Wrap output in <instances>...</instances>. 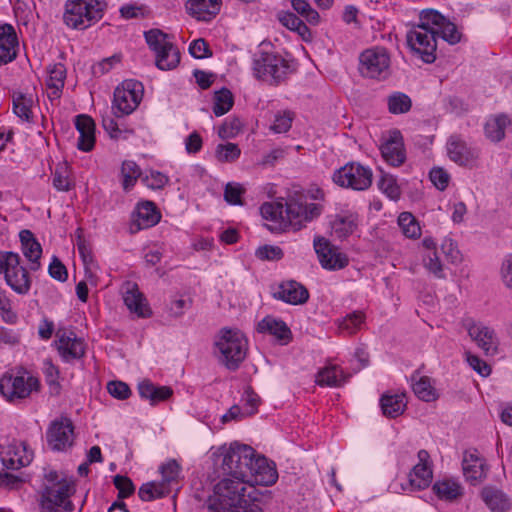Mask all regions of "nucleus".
I'll use <instances>...</instances> for the list:
<instances>
[{
  "instance_id": "30",
  "label": "nucleus",
  "mask_w": 512,
  "mask_h": 512,
  "mask_svg": "<svg viewBox=\"0 0 512 512\" xmlns=\"http://www.w3.org/2000/svg\"><path fill=\"white\" fill-rule=\"evenodd\" d=\"M33 450H0L2 464L11 470H17L30 464Z\"/></svg>"
},
{
  "instance_id": "4",
  "label": "nucleus",
  "mask_w": 512,
  "mask_h": 512,
  "mask_svg": "<svg viewBox=\"0 0 512 512\" xmlns=\"http://www.w3.org/2000/svg\"><path fill=\"white\" fill-rule=\"evenodd\" d=\"M252 70L256 79L277 86L287 78L290 65L279 54L260 51L254 54Z\"/></svg>"
},
{
  "instance_id": "54",
  "label": "nucleus",
  "mask_w": 512,
  "mask_h": 512,
  "mask_svg": "<svg viewBox=\"0 0 512 512\" xmlns=\"http://www.w3.org/2000/svg\"><path fill=\"white\" fill-rule=\"evenodd\" d=\"M44 375L47 384L50 387L52 394H58L60 391V385L58 382L59 371L56 366L52 364L50 360L44 361Z\"/></svg>"
},
{
  "instance_id": "13",
  "label": "nucleus",
  "mask_w": 512,
  "mask_h": 512,
  "mask_svg": "<svg viewBox=\"0 0 512 512\" xmlns=\"http://www.w3.org/2000/svg\"><path fill=\"white\" fill-rule=\"evenodd\" d=\"M141 84L127 81L114 91L112 113L116 117H123L131 114L139 105L141 100Z\"/></svg>"
},
{
  "instance_id": "49",
  "label": "nucleus",
  "mask_w": 512,
  "mask_h": 512,
  "mask_svg": "<svg viewBox=\"0 0 512 512\" xmlns=\"http://www.w3.org/2000/svg\"><path fill=\"white\" fill-rule=\"evenodd\" d=\"M293 9L306 19L312 25H316L320 21L319 13L314 10L306 0H291Z\"/></svg>"
},
{
  "instance_id": "5",
  "label": "nucleus",
  "mask_w": 512,
  "mask_h": 512,
  "mask_svg": "<svg viewBox=\"0 0 512 512\" xmlns=\"http://www.w3.org/2000/svg\"><path fill=\"white\" fill-rule=\"evenodd\" d=\"M219 360L230 370H235L246 355V340L237 329L222 328L215 340Z\"/></svg>"
},
{
  "instance_id": "46",
  "label": "nucleus",
  "mask_w": 512,
  "mask_h": 512,
  "mask_svg": "<svg viewBox=\"0 0 512 512\" xmlns=\"http://www.w3.org/2000/svg\"><path fill=\"white\" fill-rule=\"evenodd\" d=\"M412 102L408 95L396 92L388 98V109L392 114H403L411 109Z\"/></svg>"
},
{
  "instance_id": "62",
  "label": "nucleus",
  "mask_w": 512,
  "mask_h": 512,
  "mask_svg": "<svg viewBox=\"0 0 512 512\" xmlns=\"http://www.w3.org/2000/svg\"><path fill=\"white\" fill-rule=\"evenodd\" d=\"M189 53L197 59L212 56V51L210 50L208 43L203 38L196 39L190 44Z\"/></svg>"
},
{
  "instance_id": "26",
  "label": "nucleus",
  "mask_w": 512,
  "mask_h": 512,
  "mask_svg": "<svg viewBox=\"0 0 512 512\" xmlns=\"http://www.w3.org/2000/svg\"><path fill=\"white\" fill-rule=\"evenodd\" d=\"M462 468L465 477L471 481L482 480L487 473V465L477 450L466 451L462 461Z\"/></svg>"
},
{
  "instance_id": "44",
  "label": "nucleus",
  "mask_w": 512,
  "mask_h": 512,
  "mask_svg": "<svg viewBox=\"0 0 512 512\" xmlns=\"http://www.w3.org/2000/svg\"><path fill=\"white\" fill-rule=\"evenodd\" d=\"M445 20L446 18L436 10H423L419 16L418 27L437 31L441 25L445 24Z\"/></svg>"
},
{
  "instance_id": "32",
  "label": "nucleus",
  "mask_w": 512,
  "mask_h": 512,
  "mask_svg": "<svg viewBox=\"0 0 512 512\" xmlns=\"http://www.w3.org/2000/svg\"><path fill=\"white\" fill-rule=\"evenodd\" d=\"M380 405L386 417L396 418L405 411V394H383L380 399Z\"/></svg>"
},
{
  "instance_id": "39",
  "label": "nucleus",
  "mask_w": 512,
  "mask_h": 512,
  "mask_svg": "<svg viewBox=\"0 0 512 512\" xmlns=\"http://www.w3.org/2000/svg\"><path fill=\"white\" fill-rule=\"evenodd\" d=\"M49 78L47 80V86L53 89L52 94L54 97H59L62 88L64 87V81L66 78V68L62 63H57L48 69Z\"/></svg>"
},
{
  "instance_id": "40",
  "label": "nucleus",
  "mask_w": 512,
  "mask_h": 512,
  "mask_svg": "<svg viewBox=\"0 0 512 512\" xmlns=\"http://www.w3.org/2000/svg\"><path fill=\"white\" fill-rule=\"evenodd\" d=\"M233 104L234 97L229 89L222 88L214 93L213 113L215 116L219 117L226 114L233 107Z\"/></svg>"
},
{
  "instance_id": "10",
  "label": "nucleus",
  "mask_w": 512,
  "mask_h": 512,
  "mask_svg": "<svg viewBox=\"0 0 512 512\" xmlns=\"http://www.w3.org/2000/svg\"><path fill=\"white\" fill-rule=\"evenodd\" d=\"M251 450H221L213 454L214 465L223 473L233 475V479H245L249 452Z\"/></svg>"
},
{
  "instance_id": "37",
  "label": "nucleus",
  "mask_w": 512,
  "mask_h": 512,
  "mask_svg": "<svg viewBox=\"0 0 512 512\" xmlns=\"http://www.w3.org/2000/svg\"><path fill=\"white\" fill-rule=\"evenodd\" d=\"M13 111L21 119L30 122L32 120L33 99L31 95L22 92L13 93Z\"/></svg>"
},
{
  "instance_id": "20",
  "label": "nucleus",
  "mask_w": 512,
  "mask_h": 512,
  "mask_svg": "<svg viewBox=\"0 0 512 512\" xmlns=\"http://www.w3.org/2000/svg\"><path fill=\"white\" fill-rule=\"evenodd\" d=\"M58 351L65 361L80 359L85 354V345L75 333L58 330Z\"/></svg>"
},
{
  "instance_id": "60",
  "label": "nucleus",
  "mask_w": 512,
  "mask_h": 512,
  "mask_svg": "<svg viewBox=\"0 0 512 512\" xmlns=\"http://www.w3.org/2000/svg\"><path fill=\"white\" fill-rule=\"evenodd\" d=\"M109 394L119 400H125L131 395L129 386L122 381L114 380L107 384Z\"/></svg>"
},
{
  "instance_id": "41",
  "label": "nucleus",
  "mask_w": 512,
  "mask_h": 512,
  "mask_svg": "<svg viewBox=\"0 0 512 512\" xmlns=\"http://www.w3.org/2000/svg\"><path fill=\"white\" fill-rule=\"evenodd\" d=\"M170 491L171 487L153 481L143 484L138 491V495L143 501H152L167 495Z\"/></svg>"
},
{
  "instance_id": "34",
  "label": "nucleus",
  "mask_w": 512,
  "mask_h": 512,
  "mask_svg": "<svg viewBox=\"0 0 512 512\" xmlns=\"http://www.w3.org/2000/svg\"><path fill=\"white\" fill-rule=\"evenodd\" d=\"M137 216L136 221L139 229L154 226L161 218L155 204L151 201H146L138 205Z\"/></svg>"
},
{
  "instance_id": "15",
  "label": "nucleus",
  "mask_w": 512,
  "mask_h": 512,
  "mask_svg": "<svg viewBox=\"0 0 512 512\" xmlns=\"http://www.w3.org/2000/svg\"><path fill=\"white\" fill-rule=\"evenodd\" d=\"M448 158L455 164L472 169L477 166L479 150L468 144L460 135H451L446 143Z\"/></svg>"
},
{
  "instance_id": "6",
  "label": "nucleus",
  "mask_w": 512,
  "mask_h": 512,
  "mask_svg": "<svg viewBox=\"0 0 512 512\" xmlns=\"http://www.w3.org/2000/svg\"><path fill=\"white\" fill-rule=\"evenodd\" d=\"M103 17V5L98 0H68L63 16L67 26L84 30Z\"/></svg>"
},
{
  "instance_id": "18",
  "label": "nucleus",
  "mask_w": 512,
  "mask_h": 512,
  "mask_svg": "<svg viewBox=\"0 0 512 512\" xmlns=\"http://www.w3.org/2000/svg\"><path fill=\"white\" fill-rule=\"evenodd\" d=\"M419 463L415 465L408 476V483L403 489L411 491L428 487L432 481V469L430 467V455L427 450H419Z\"/></svg>"
},
{
  "instance_id": "45",
  "label": "nucleus",
  "mask_w": 512,
  "mask_h": 512,
  "mask_svg": "<svg viewBox=\"0 0 512 512\" xmlns=\"http://www.w3.org/2000/svg\"><path fill=\"white\" fill-rule=\"evenodd\" d=\"M398 224L403 234L408 238H418L421 229L415 217L409 212H403L398 217Z\"/></svg>"
},
{
  "instance_id": "50",
  "label": "nucleus",
  "mask_w": 512,
  "mask_h": 512,
  "mask_svg": "<svg viewBox=\"0 0 512 512\" xmlns=\"http://www.w3.org/2000/svg\"><path fill=\"white\" fill-rule=\"evenodd\" d=\"M180 465L174 459H171L160 466V473L162 480L160 483L165 484L166 487H171V484L177 482L180 474Z\"/></svg>"
},
{
  "instance_id": "33",
  "label": "nucleus",
  "mask_w": 512,
  "mask_h": 512,
  "mask_svg": "<svg viewBox=\"0 0 512 512\" xmlns=\"http://www.w3.org/2000/svg\"><path fill=\"white\" fill-rule=\"evenodd\" d=\"M138 391L142 398L149 399L152 404L165 401L172 396L173 390L168 386L156 387L149 380L139 383Z\"/></svg>"
},
{
  "instance_id": "29",
  "label": "nucleus",
  "mask_w": 512,
  "mask_h": 512,
  "mask_svg": "<svg viewBox=\"0 0 512 512\" xmlns=\"http://www.w3.org/2000/svg\"><path fill=\"white\" fill-rule=\"evenodd\" d=\"M17 36L12 25L0 26V53L4 62H11L16 58Z\"/></svg>"
},
{
  "instance_id": "47",
  "label": "nucleus",
  "mask_w": 512,
  "mask_h": 512,
  "mask_svg": "<svg viewBox=\"0 0 512 512\" xmlns=\"http://www.w3.org/2000/svg\"><path fill=\"white\" fill-rule=\"evenodd\" d=\"M123 176V189L128 191L134 186L137 178L141 175L139 166L133 161H124L121 167Z\"/></svg>"
},
{
  "instance_id": "57",
  "label": "nucleus",
  "mask_w": 512,
  "mask_h": 512,
  "mask_svg": "<svg viewBox=\"0 0 512 512\" xmlns=\"http://www.w3.org/2000/svg\"><path fill=\"white\" fill-rule=\"evenodd\" d=\"M255 255L260 260L278 261L283 258V250L279 246L264 245L259 247Z\"/></svg>"
},
{
  "instance_id": "14",
  "label": "nucleus",
  "mask_w": 512,
  "mask_h": 512,
  "mask_svg": "<svg viewBox=\"0 0 512 512\" xmlns=\"http://www.w3.org/2000/svg\"><path fill=\"white\" fill-rule=\"evenodd\" d=\"M247 467V477L255 484L270 486L278 479L276 466L264 455L256 453L255 450L249 452Z\"/></svg>"
},
{
  "instance_id": "52",
  "label": "nucleus",
  "mask_w": 512,
  "mask_h": 512,
  "mask_svg": "<svg viewBox=\"0 0 512 512\" xmlns=\"http://www.w3.org/2000/svg\"><path fill=\"white\" fill-rule=\"evenodd\" d=\"M316 383L320 386H339L341 380L338 378L337 368L335 366H332L320 370L316 377Z\"/></svg>"
},
{
  "instance_id": "9",
  "label": "nucleus",
  "mask_w": 512,
  "mask_h": 512,
  "mask_svg": "<svg viewBox=\"0 0 512 512\" xmlns=\"http://www.w3.org/2000/svg\"><path fill=\"white\" fill-rule=\"evenodd\" d=\"M333 181L341 187L366 190L372 184V171L359 163H347L334 173Z\"/></svg>"
},
{
  "instance_id": "36",
  "label": "nucleus",
  "mask_w": 512,
  "mask_h": 512,
  "mask_svg": "<svg viewBox=\"0 0 512 512\" xmlns=\"http://www.w3.org/2000/svg\"><path fill=\"white\" fill-rule=\"evenodd\" d=\"M144 37L147 45L155 54L160 50L163 53L172 49V42L167 40L168 34L160 29H150L144 32Z\"/></svg>"
},
{
  "instance_id": "11",
  "label": "nucleus",
  "mask_w": 512,
  "mask_h": 512,
  "mask_svg": "<svg viewBox=\"0 0 512 512\" xmlns=\"http://www.w3.org/2000/svg\"><path fill=\"white\" fill-rule=\"evenodd\" d=\"M359 71L362 76L380 79L389 74L390 57L384 48L367 49L360 54Z\"/></svg>"
},
{
  "instance_id": "63",
  "label": "nucleus",
  "mask_w": 512,
  "mask_h": 512,
  "mask_svg": "<svg viewBox=\"0 0 512 512\" xmlns=\"http://www.w3.org/2000/svg\"><path fill=\"white\" fill-rule=\"evenodd\" d=\"M430 180L435 187L441 191L445 190L449 184L450 175L441 167L433 168L430 171Z\"/></svg>"
},
{
  "instance_id": "22",
  "label": "nucleus",
  "mask_w": 512,
  "mask_h": 512,
  "mask_svg": "<svg viewBox=\"0 0 512 512\" xmlns=\"http://www.w3.org/2000/svg\"><path fill=\"white\" fill-rule=\"evenodd\" d=\"M273 296L286 303L300 305L307 302L309 292L302 284L291 280L281 283L277 291L273 293Z\"/></svg>"
},
{
  "instance_id": "53",
  "label": "nucleus",
  "mask_w": 512,
  "mask_h": 512,
  "mask_svg": "<svg viewBox=\"0 0 512 512\" xmlns=\"http://www.w3.org/2000/svg\"><path fill=\"white\" fill-rule=\"evenodd\" d=\"M437 36H441L443 40L450 44H456L461 39V34L456 25L447 19L445 20V24L441 25L439 29H437Z\"/></svg>"
},
{
  "instance_id": "28",
  "label": "nucleus",
  "mask_w": 512,
  "mask_h": 512,
  "mask_svg": "<svg viewBox=\"0 0 512 512\" xmlns=\"http://www.w3.org/2000/svg\"><path fill=\"white\" fill-rule=\"evenodd\" d=\"M123 299L130 312L142 318L150 316L151 310L136 284L128 283Z\"/></svg>"
},
{
  "instance_id": "12",
  "label": "nucleus",
  "mask_w": 512,
  "mask_h": 512,
  "mask_svg": "<svg viewBox=\"0 0 512 512\" xmlns=\"http://www.w3.org/2000/svg\"><path fill=\"white\" fill-rule=\"evenodd\" d=\"M437 31L421 29L418 24L407 33L409 47L425 62L433 63L436 60Z\"/></svg>"
},
{
  "instance_id": "19",
  "label": "nucleus",
  "mask_w": 512,
  "mask_h": 512,
  "mask_svg": "<svg viewBox=\"0 0 512 512\" xmlns=\"http://www.w3.org/2000/svg\"><path fill=\"white\" fill-rule=\"evenodd\" d=\"M47 441L52 448H65L73 445L74 426L69 418L54 420L47 430Z\"/></svg>"
},
{
  "instance_id": "58",
  "label": "nucleus",
  "mask_w": 512,
  "mask_h": 512,
  "mask_svg": "<svg viewBox=\"0 0 512 512\" xmlns=\"http://www.w3.org/2000/svg\"><path fill=\"white\" fill-rule=\"evenodd\" d=\"M245 189L240 184L228 183L224 189V199L231 205H242L241 197Z\"/></svg>"
},
{
  "instance_id": "43",
  "label": "nucleus",
  "mask_w": 512,
  "mask_h": 512,
  "mask_svg": "<svg viewBox=\"0 0 512 512\" xmlns=\"http://www.w3.org/2000/svg\"><path fill=\"white\" fill-rule=\"evenodd\" d=\"M412 387L415 395L425 402L435 401L438 398L436 389L432 386L431 379L427 376L419 377Z\"/></svg>"
},
{
  "instance_id": "24",
  "label": "nucleus",
  "mask_w": 512,
  "mask_h": 512,
  "mask_svg": "<svg viewBox=\"0 0 512 512\" xmlns=\"http://www.w3.org/2000/svg\"><path fill=\"white\" fill-rule=\"evenodd\" d=\"M19 238L23 255L30 262V269L33 271L38 270L40 267L39 260L42 255L41 244L35 238L34 234L28 229L21 230Z\"/></svg>"
},
{
  "instance_id": "16",
  "label": "nucleus",
  "mask_w": 512,
  "mask_h": 512,
  "mask_svg": "<svg viewBox=\"0 0 512 512\" xmlns=\"http://www.w3.org/2000/svg\"><path fill=\"white\" fill-rule=\"evenodd\" d=\"M315 252L324 269L339 270L348 265V257L333 246L328 239L316 236L313 241Z\"/></svg>"
},
{
  "instance_id": "42",
  "label": "nucleus",
  "mask_w": 512,
  "mask_h": 512,
  "mask_svg": "<svg viewBox=\"0 0 512 512\" xmlns=\"http://www.w3.org/2000/svg\"><path fill=\"white\" fill-rule=\"evenodd\" d=\"M180 63V51L179 49L172 43V49L167 50L165 52L158 51L156 53V61L155 64L160 70H172L178 66Z\"/></svg>"
},
{
  "instance_id": "27",
  "label": "nucleus",
  "mask_w": 512,
  "mask_h": 512,
  "mask_svg": "<svg viewBox=\"0 0 512 512\" xmlns=\"http://www.w3.org/2000/svg\"><path fill=\"white\" fill-rule=\"evenodd\" d=\"M257 331L273 335L283 344H287L292 338L291 330L287 324L283 320L272 316H266L258 322Z\"/></svg>"
},
{
  "instance_id": "1",
  "label": "nucleus",
  "mask_w": 512,
  "mask_h": 512,
  "mask_svg": "<svg viewBox=\"0 0 512 512\" xmlns=\"http://www.w3.org/2000/svg\"><path fill=\"white\" fill-rule=\"evenodd\" d=\"M322 205L306 203L305 194L295 191L290 195L285 204L282 202H266L260 207L264 219L273 222L266 225L272 232L284 231L288 226L294 230L301 229L305 223L318 218L322 213Z\"/></svg>"
},
{
  "instance_id": "59",
  "label": "nucleus",
  "mask_w": 512,
  "mask_h": 512,
  "mask_svg": "<svg viewBox=\"0 0 512 512\" xmlns=\"http://www.w3.org/2000/svg\"><path fill=\"white\" fill-rule=\"evenodd\" d=\"M53 186L58 191H69L71 187L65 165L57 166L53 174Z\"/></svg>"
},
{
  "instance_id": "38",
  "label": "nucleus",
  "mask_w": 512,
  "mask_h": 512,
  "mask_svg": "<svg viewBox=\"0 0 512 512\" xmlns=\"http://www.w3.org/2000/svg\"><path fill=\"white\" fill-rule=\"evenodd\" d=\"M510 124V120L505 115L490 119L485 125V134L491 141L499 142L505 136V129Z\"/></svg>"
},
{
  "instance_id": "2",
  "label": "nucleus",
  "mask_w": 512,
  "mask_h": 512,
  "mask_svg": "<svg viewBox=\"0 0 512 512\" xmlns=\"http://www.w3.org/2000/svg\"><path fill=\"white\" fill-rule=\"evenodd\" d=\"M255 488L244 479L224 478L213 489L207 500L208 512H263L255 503Z\"/></svg>"
},
{
  "instance_id": "64",
  "label": "nucleus",
  "mask_w": 512,
  "mask_h": 512,
  "mask_svg": "<svg viewBox=\"0 0 512 512\" xmlns=\"http://www.w3.org/2000/svg\"><path fill=\"white\" fill-rule=\"evenodd\" d=\"M242 129V123L238 118L232 119L230 122H224L218 130V135L222 139L232 138Z\"/></svg>"
},
{
  "instance_id": "17",
  "label": "nucleus",
  "mask_w": 512,
  "mask_h": 512,
  "mask_svg": "<svg viewBox=\"0 0 512 512\" xmlns=\"http://www.w3.org/2000/svg\"><path fill=\"white\" fill-rule=\"evenodd\" d=\"M463 325L472 340L476 342L486 355H494L497 352L498 341L492 328L480 322H475L472 319L465 320Z\"/></svg>"
},
{
  "instance_id": "48",
  "label": "nucleus",
  "mask_w": 512,
  "mask_h": 512,
  "mask_svg": "<svg viewBox=\"0 0 512 512\" xmlns=\"http://www.w3.org/2000/svg\"><path fill=\"white\" fill-rule=\"evenodd\" d=\"M364 318L365 316L362 312L354 311L348 314L346 317H344L339 322L338 327L341 331L346 332L347 334H354L360 329V326L363 323Z\"/></svg>"
},
{
  "instance_id": "8",
  "label": "nucleus",
  "mask_w": 512,
  "mask_h": 512,
  "mask_svg": "<svg viewBox=\"0 0 512 512\" xmlns=\"http://www.w3.org/2000/svg\"><path fill=\"white\" fill-rule=\"evenodd\" d=\"M40 389V382L34 376L13 375L5 373L0 378V393L9 402H17L29 397L32 391Z\"/></svg>"
},
{
  "instance_id": "21",
  "label": "nucleus",
  "mask_w": 512,
  "mask_h": 512,
  "mask_svg": "<svg viewBox=\"0 0 512 512\" xmlns=\"http://www.w3.org/2000/svg\"><path fill=\"white\" fill-rule=\"evenodd\" d=\"M382 157L392 166H400L405 162L406 154L400 131L394 130L380 147Z\"/></svg>"
},
{
  "instance_id": "23",
  "label": "nucleus",
  "mask_w": 512,
  "mask_h": 512,
  "mask_svg": "<svg viewBox=\"0 0 512 512\" xmlns=\"http://www.w3.org/2000/svg\"><path fill=\"white\" fill-rule=\"evenodd\" d=\"M75 127L79 132L77 148L84 152H89L95 145V123L93 119L85 114H80L75 118Z\"/></svg>"
},
{
  "instance_id": "25",
  "label": "nucleus",
  "mask_w": 512,
  "mask_h": 512,
  "mask_svg": "<svg viewBox=\"0 0 512 512\" xmlns=\"http://www.w3.org/2000/svg\"><path fill=\"white\" fill-rule=\"evenodd\" d=\"M221 0H188L187 12L199 21L209 22L220 11Z\"/></svg>"
},
{
  "instance_id": "35",
  "label": "nucleus",
  "mask_w": 512,
  "mask_h": 512,
  "mask_svg": "<svg viewBox=\"0 0 512 512\" xmlns=\"http://www.w3.org/2000/svg\"><path fill=\"white\" fill-rule=\"evenodd\" d=\"M433 491L441 500L449 502L457 500L463 494L462 487L453 480L437 481L433 485Z\"/></svg>"
},
{
  "instance_id": "51",
  "label": "nucleus",
  "mask_w": 512,
  "mask_h": 512,
  "mask_svg": "<svg viewBox=\"0 0 512 512\" xmlns=\"http://www.w3.org/2000/svg\"><path fill=\"white\" fill-rule=\"evenodd\" d=\"M241 150L237 144H219L215 150V156L219 162H233L239 158Z\"/></svg>"
},
{
  "instance_id": "56",
  "label": "nucleus",
  "mask_w": 512,
  "mask_h": 512,
  "mask_svg": "<svg viewBox=\"0 0 512 512\" xmlns=\"http://www.w3.org/2000/svg\"><path fill=\"white\" fill-rule=\"evenodd\" d=\"M332 227L339 237H346L353 233L356 223L352 217H337Z\"/></svg>"
},
{
  "instance_id": "7",
  "label": "nucleus",
  "mask_w": 512,
  "mask_h": 512,
  "mask_svg": "<svg viewBox=\"0 0 512 512\" xmlns=\"http://www.w3.org/2000/svg\"><path fill=\"white\" fill-rule=\"evenodd\" d=\"M20 263L18 253L0 251V274H4L5 281L12 290L24 295L30 290L31 280L27 269Z\"/></svg>"
},
{
  "instance_id": "3",
  "label": "nucleus",
  "mask_w": 512,
  "mask_h": 512,
  "mask_svg": "<svg viewBox=\"0 0 512 512\" xmlns=\"http://www.w3.org/2000/svg\"><path fill=\"white\" fill-rule=\"evenodd\" d=\"M74 492V482L64 472L45 470L41 497L43 509L56 512L57 508H63L65 511L71 512L73 504L70 497Z\"/></svg>"
},
{
  "instance_id": "31",
  "label": "nucleus",
  "mask_w": 512,
  "mask_h": 512,
  "mask_svg": "<svg viewBox=\"0 0 512 512\" xmlns=\"http://www.w3.org/2000/svg\"><path fill=\"white\" fill-rule=\"evenodd\" d=\"M481 496L485 504L494 512H506L510 509L509 498L499 489L486 487L482 490Z\"/></svg>"
},
{
  "instance_id": "61",
  "label": "nucleus",
  "mask_w": 512,
  "mask_h": 512,
  "mask_svg": "<svg viewBox=\"0 0 512 512\" xmlns=\"http://www.w3.org/2000/svg\"><path fill=\"white\" fill-rule=\"evenodd\" d=\"M293 120V113L290 111H283L282 113H278L275 116V120L271 129L275 133H284L287 132L291 128Z\"/></svg>"
},
{
  "instance_id": "55",
  "label": "nucleus",
  "mask_w": 512,
  "mask_h": 512,
  "mask_svg": "<svg viewBox=\"0 0 512 512\" xmlns=\"http://www.w3.org/2000/svg\"><path fill=\"white\" fill-rule=\"evenodd\" d=\"M378 186L390 199L397 200L400 197L399 186L392 176L383 175L378 182Z\"/></svg>"
}]
</instances>
